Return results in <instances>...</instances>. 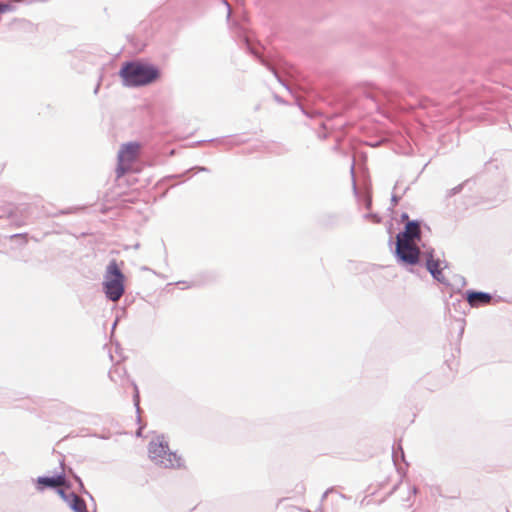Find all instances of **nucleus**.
Returning <instances> with one entry per match:
<instances>
[{"label": "nucleus", "mask_w": 512, "mask_h": 512, "mask_svg": "<svg viewBox=\"0 0 512 512\" xmlns=\"http://www.w3.org/2000/svg\"><path fill=\"white\" fill-rule=\"evenodd\" d=\"M426 267L438 281H443L444 276L440 267V261L435 259L431 253L426 254Z\"/></svg>", "instance_id": "nucleus-10"}, {"label": "nucleus", "mask_w": 512, "mask_h": 512, "mask_svg": "<svg viewBox=\"0 0 512 512\" xmlns=\"http://www.w3.org/2000/svg\"><path fill=\"white\" fill-rule=\"evenodd\" d=\"M66 479L63 474L54 476V477H39L37 479V485L39 489H43L45 487H61L65 485Z\"/></svg>", "instance_id": "nucleus-9"}, {"label": "nucleus", "mask_w": 512, "mask_h": 512, "mask_svg": "<svg viewBox=\"0 0 512 512\" xmlns=\"http://www.w3.org/2000/svg\"><path fill=\"white\" fill-rule=\"evenodd\" d=\"M6 8H7V6H5V5H0V12H4V11H6Z\"/></svg>", "instance_id": "nucleus-13"}, {"label": "nucleus", "mask_w": 512, "mask_h": 512, "mask_svg": "<svg viewBox=\"0 0 512 512\" xmlns=\"http://www.w3.org/2000/svg\"><path fill=\"white\" fill-rule=\"evenodd\" d=\"M154 462L165 468H177L181 466V458L175 453L171 452L169 448L161 458L155 459Z\"/></svg>", "instance_id": "nucleus-7"}, {"label": "nucleus", "mask_w": 512, "mask_h": 512, "mask_svg": "<svg viewBox=\"0 0 512 512\" xmlns=\"http://www.w3.org/2000/svg\"><path fill=\"white\" fill-rule=\"evenodd\" d=\"M154 462L165 468H177L181 466V458L175 453L171 452L169 448L161 458L155 459Z\"/></svg>", "instance_id": "nucleus-8"}, {"label": "nucleus", "mask_w": 512, "mask_h": 512, "mask_svg": "<svg viewBox=\"0 0 512 512\" xmlns=\"http://www.w3.org/2000/svg\"><path fill=\"white\" fill-rule=\"evenodd\" d=\"M396 252L399 258L407 264H416L419 259L420 250L412 241L396 239Z\"/></svg>", "instance_id": "nucleus-4"}, {"label": "nucleus", "mask_w": 512, "mask_h": 512, "mask_svg": "<svg viewBox=\"0 0 512 512\" xmlns=\"http://www.w3.org/2000/svg\"><path fill=\"white\" fill-rule=\"evenodd\" d=\"M491 299V295L483 292H469L467 294V301L472 307L489 304Z\"/></svg>", "instance_id": "nucleus-12"}, {"label": "nucleus", "mask_w": 512, "mask_h": 512, "mask_svg": "<svg viewBox=\"0 0 512 512\" xmlns=\"http://www.w3.org/2000/svg\"><path fill=\"white\" fill-rule=\"evenodd\" d=\"M58 494L60 497L68 503L70 508L74 510L75 512H86V503L85 501L79 497L75 493H65L64 490L59 489Z\"/></svg>", "instance_id": "nucleus-5"}, {"label": "nucleus", "mask_w": 512, "mask_h": 512, "mask_svg": "<svg viewBox=\"0 0 512 512\" xmlns=\"http://www.w3.org/2000/svg\"><path fill=\"white\" fill-rule=\"evenodd\" d=\"M141 146L137 142L123 144L118 152L116 176L121 178L131 170L133 163L137 160Z\"/></svg>", "instance_id": "nucleus-3"}, {"label": "nucleus", "mask_w": 512, "mask_h": 512, "mask_svg": "<svg viewBox=\"0 0 512 512\" xmlns=\"http://www.w3.org/2000/svg\"><path fill=\"white\" fill-rule=\"evenodd\" d=\"M420 234L419 224L416 221H409L405 226V230L399 233L396 239L415 242V240L420 239Z\"/></svg>", "instance_id": "nucleus-6"}, {"label": "nucleus", "mask_w": 512, "mask_h": 512, "mask_svg": "<svg viewBox=\"0 0 512 512\" xmlns=\"http://www.w3.org/2000/svg\"><path fill=\"white\" fill-rule=\"evenodd\" d=\"M402 217H403V219H407L408 215L404 214Z\"/></svg>", "instance_id": "nucleus-14"}, {"label": "nucleus", "mask_w": 512, "mask_h": 512, "mask_svg": "<svg viewBox=\"0 0 512 512\" xmlns=\"http://www.w3.org/2000/svg\"><path fill=\"white\" fill-rule=\"evenodd\" d=\"M103 286L106 296L114 302L124 294V275L115 260L107 266Z\"/></svg>", "instance_id": "nucleus-2"}, {"label": "nucleus", "mask_w": 512, "mask_h": 512, "mask_svg": "<svg viewBox=\"0 0 512 512\" xmlns=\"http://www.w3.org/2000/svg\"><path fill=\"white\" fill-rule=\"evenodd\" d=\"M168 448V444L161 440L151 441L148 448L150 459L154 461L155 459L161 458Z\"/></svg>", "instance_id": "nucleus-11"}, {"label": "nucleus", "mask_w": 512, "mask_h": 512, "mask_svg": "<svg viewBox=\"0 0 512 512\" xmlns=\"http://www.w3.org/2000/svg\"><path fill=\"white\" fill-rule=\"evenodd\" d=\"M120 75L128 86H144L156 81L159 78V71L153 66L133 62L124 65Z\"/></svg>", "instance_id": "nucleus-1"}]
</instances>
